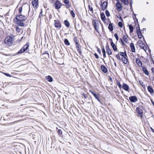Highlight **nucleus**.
<instances>
[{"mask_svg": "<svg viewBox=\"0 0 154 154\" xmlns=\"http://www.w3.org/2000/svg\"><path fill=\"white\" fill-rule=\"evenodd\" d=\"M97 32H98V29L97 28V27L94 28Z\"/></svg>", "mask_w": 154, "mask_h": 154, "instance_id": "774afa93", "label": "nucleus"}, {"mask_svg": "<svg viewBox=\"0 0 154 154\" xmlns=\"http://www.w3.org/2000/svg\"><path fill=\"white\" fill-rule=\"evenodd\" d=\"M133 14H134V17H133V19H134V18H136V19L137 20V18H136V15L135 14H134V12H133Z\"/></svg>", "mask_w": 154, "mask_h": 154, "instance_id": "680f3d73", "label": "nucleus"}, {"mask_svg": "<svg viewBox=\"0 0 154 154\" xmlns=\"http://www.w3.org/2000/svg\"><path fill=\"white\" fill-rule=\"evenodd\" d=\"M118 2L116 4V7L117 9L121 10L120 9L121 8L122 5L119 2V1H117Z\"/></svg>", "mask_w": 154, "mask_h": 154, "instance_id": "f3484780", "label": "nucleus"}, {"mask_svg": "<svg viewBox=\"0 0 154 154\" xmlns=\"http://www.w3.org/2000/svg\"><path fill=\"white\" fill-rule=\"evenodd\" d=\"M75 46V48L78 52L80 54H81L82 53V51L81 49V47L80 44L78 45H76Z\"/></svg>", "mask_w": 154, "mask_h": 154, "instance_id": "9d476101", "label": "nucleus"}, {"mask_svg": "<svg viewBox=\"0 0 154 154\" xmlns=\"http://www.w3.org/2000/svg\"><path fill=\"white\" fill-rule=\"evenodd\" d=\"M136 63L139 67H141L142 64L140 59L139 58H137L136 59Z\"/></svg>", "mask_w": 154, "mask_h": 154, "instance_id": "f8f14e48", "label": "nucleus"}, {"mask_svg": "<svg viewBox=\"0 0 154 154\" xmlns=\"http://www.w3.org/2000/svg\"><path fill=\"white\" fill-rule=\"evenodd\" d=\"M130 47L131 48V51L132 52H135V49L134 44L133 43H130Z\"/></svg>", "mask_w": 154, "mask_h": 154, "instance_id": "9b49d317", "label": "nucleus"}, {"mask_svg": "<svg viewBox=\"0 0 154 154\" xmlns=\"http://www.w3.org/2000/svg\"><path fill=\"white\" fill-rule=\"evenodd\" d=\"M130 29V32L131 33L133 31L134 27L131 25H129Z\"/></svg>", "mask_w": 154, "mask_h": 154, "instance_id": "cd10ccee", "label": "nucleus"}, {"mask_svg": "<svg viewBox=\"0 0 154 154\" xmlns=\"http://www.w3.org/2000/svg\"><path fill=\"white\" fill-rule=\"evenodd\" d=\"M23 51V49L22 48L18 52H17V54H21L22 53H23V52H24V51Z\"/></svg>", "mask_w": 154, "mask_h": 154, "instance_id": "a19ab883", "label": "nucleus"}, {"mask_svg": "<svg viewBox=\"0 0 154 154\" xmlns=\"http://www.w3.org/2000/svg\"><path fill=\"white\" fill-rule=\"evenodd\" d=\"M116 57L119 60H120V57L119 55V54H117L116 55Z\"/></svg>", "mask_w": 154, "mask_h": 154, "instance_id": "603ef678", "label": "nucleus"}, {"mask_svg": "<svg viewBox=\"0 0 154 154\" xmlns=\"http://www.w3.org/2000/svg\"><path fill=\"white\" fill-rule=\"evenodd\" d=\"M140 47L143 49L145 51L147 50L146 47L145 45L143 44L142 43L140 45Z\"/></svg>", "mask_w": 154, "mask_h": 154, "instance_id": "5701e85b", "label": "nucleus"}, {"mask_svg": "<svg viewBox=\"0 0 154 154\" xmlns=\"http://www.w3.org/2000/svg\"><path fill=\"white\" fill-rule=\"evenodd\" d=\"M88 7L89 8V9L90 10V11L93 12V9L92 7H91L90 5H89L88 6Z\"/></svg>", "mask_w": 154, "mask_h": 154, "instance_id": "49530a36", "label": "nucleus"}, {"mask_svg": "<svg viewBox=\"0 0 154 154\" xmlns=\"http://www.w3.org/2000/svg\"><path fill=\"white\" fill-rule=\"evenodd\" d=\"M102 71L104 73H106L107 72V68H101Z\"/></svg>", "mask_w": 154, "mask_h": 154, "instance_id": "f704fd0d", "label": "nucleus"}, {"mask_svg": "<svg viewBox=\"0 0 154 154\" xmlns=\"http://www.w3.org/2000/svg\"><path fill=\"white\" fill-rule=\"evenodd\" d=\"M27 19V17L22 14L17 15L16 16L15 19L17 20H20L22 21H24L26 20Z\"/></svg>", "mask_w": 154, "mask_h": 154, "instance_id": "7ed1b4c3", "label": "nucleus"}, {"mask_svg": "<svg viewBox=\"0 0 154 154\" xmlns=\"http://www.w3.org/2000/svg\"><path fill=\"white\" fill-rule=\"evenodd\" d=\"M23 21L20 20H17L16 21L17 24V25L20 26H24V23H23Z\"/></svg>", "mask_w": 154, "mask_h": 154, "instance_id": "4468645a", "label": "nucleus"}, {"mask_svg": "<svg viewBox=\"0 0 154 154\" xmlns=\"http://www.w3.org/2000/svg\"><path fill=\"white\" fill-rule=\"evenodd\" d=\"M119 54L121 56L123 57H125V56L127 57V54H126V52H125V53H123V52H119Z\"/></svg>", "mask_w": 154, "mask_h": 154, "instance_id": "7c9ffc66", "label": "nucleus"}, {"mask_svg": "<svg viewBox=\"0 0 154 154\" xmlns=\"http://www.w3.org/2000/svg\"><path fill=\"white\" fill-rule=\"evenodd\" d=\"M120 1L122 2H123L125 5H128L129 2L128 0H120Z\"/></svg>", "mask_w": 154, "mask_h": 154, "instance_id": "c756f323", "label": "nucleus"}, {"mask_svg": "<svg viewBox=\"0 0 154 154\" xmlns=\"http://www.w3.org/2000/svg\"><path fill=\"white\" fill-rule=\"evenodd\" d=\"M55 8L56 9H59L61 8L62 4L58 0H57L54 4Z\"/></svg>", "mask_w": 154, "mask_h": 154, "instance_id": "f03ea898", "label": "nucleus"}, {"mask_svg": "<svg viewBox=\"0 0 154 154\" xmlns=\"http://www.w3.org/2000/svg\"><path fill=\"white\" fill-rule=\"evenodd\" d=\"M47 80L49 82H52L53 81V79L52 78L50 75L46 77Z\"/></svg>", "mask_w": 154, "mask_h": 154, "instance_id": "a878e982", "label": "nucleus"}, {"mask_svg": "<svg viewBox=\"0 0 154 154\" xmlns=\"http://www.w3.org/2000/svg\"><path fill=\"white\" fill-rule=\"evenodd\" d=\"M117 85L120 88H122V85L120 84V82H117Z\"/></svg>", "mask_w": 154, "mask_h": 154, "instance_id": "79ce46f5", "label": "nucleus"}, {"mask_svg": "<svg viewBox=\"0 0 154 154\" xmlns=\"http://www.w3.org/2000/svg\"><path fill=\"white\" fill-rule=\"evenodd\" d=\"M22 7H21L19 8V12L20 14H21L22 12Z\"/></svg>", "mask_w": 154, "mask_h": 154, "instance_id": "a18cd8bd", "label": "nucleus"}, {"mask_svg": "<svg viewBox=\"0 0 154 154\" xmlns=\"http://www.w3.org/2000/svg\"><path fill=\"white\" fill-rule=\"evenodd\" d=\"M105 13L106 14V16L108 17H109L110 15L109 13V11L108 10H106L105 11Z\"/></svg>", "mask_w": 154, "mask_h": 154, "instance_id": "58836bf2", "label": "nucleus"}, {"mask_svg": "<svg viewBox=\"0 0 154 154\" xmlns=\"http://www.w3.org/2000/svg\"><path fill=\"white\" fill-rule=\"evenodd\" d=\"M54 26L55 27L60 29L61 27V24L60 22L58 20H54Z\"/></svg>", "mask_w": 154, "mask_h": 154, "instance_id": "423d86ee", "label": "nucleus"}, {"mask_svg": "<svg viewBox=\"0 0 154 154\" xmlns=\"http://www.w3.org/2000/svg\"><path fill=\"white\" fill-rule=\"evenodd\" d=\"M93 24L94 28L96 27L97 26V24L96 23V20H94L93 21Z\"/></svg>", "mask_w": 154, "mask_h": 154, "instance_id": "c9c22d12", "label": "nucleus"}, {"mask_svg": "<svg viewBox=\"0 0 154 154\" xmlns=\"http://www.w3.org/2000/svg\"><path fill=\"white\" fill-rule=\"evenodd\" d=\"M122 60L123 63L126 64L128 62V60L125 57H124L122 58Z\"/></svg>", "mask_w": 154, "mask_h": 154, "instance_id": "bb28decb", "label": "nucleus"}, {"mask_svg": "<svg viewBox=\"0 0 154 154\" xmlns=\"http://www.w3.org/2000/svg\"><path fill=\"white\" fill-rule=\"evenodd\" d=\"M137 33L138 38L140 39L142 37V36H143V35H142V34H141V31L139 32H137Z\"/></svg>", "mask_w": 154, "mask_h": 154, "instance_id": "473e14b6", "label": "nucleus"}, {"mask_svg": "<svg viewBox=\"0 0 154 154\" xmlns=\"http://www.w3.org/2000/svg\"><path fill=\"white\" fill-rule=\"evenodd\" d=\"M63 2L66 4H68L69 3V0H64Z\"/></svg>", "mask_w": 154, "mask_h": 154, "instance_id": "de8ad7c7", "label": "nucleus"}, {"mask_svg": "<svg viewBox=\"0 0 154 154\" xmlns=\"http://www.w3.org/2000/svg\"><path fill=\"white\" fill-rule=\"evenodd\" d=\"M58 135L61 136L62 135V131L60 129H58L57 132Z\"/></svg>", "mask_w": 154, "mask_h": 154, "instance_id": "72a5a7b5", "label": "nucleus"}, {"mask_svg": "<svg viewBox=\"0 0 154 154\" xmlns=\"http://www.w3.org/2000/svg\"><path fill=\"white\" fill-rule=\"evenodd\" d=\"M107 2H104L101 5V9L103 11L107 7Z\"/></svg>", "mask_w": 154, "mask_h": 154, "instance_id": "0eeeda50", "label": "nucleus"}, {"mask_svg": "<svg viewBox=\"0 0 154 154\" xmlns=\"http://www.w3.org/2000/svg\"><path fill=\"white\" fill-rule=\"evenodd\" d=\"M150 128L151 130L154 133V129H153L152 127H150Z\"/></svg>", "mask_w": 154, "mask_h": 154, "instance_id": "69168bd1", "label": "nucleus"}, {"mask_svg": "<svg viewBox=\"0 0 154 154\" xmlns=\"http://www.w3.org/2000/svg\"><path fill=\"white\" fill-rule=\"evenodd\" d=\"M94 56L95 57L97 58L98 59L99 58V57L98 56V55L96 54V53H95L94 54Z\"/></svg>", "mask_w": 154, "mask_h": 154, "instance_id": "4d7b16f0", "label": "nucleus"}, {"mask_svg": "<svg viewBox=\"0 0 154 154\" xmlns=\"http://www.w3.org/2000/svg\"><path fill=\"white\" fill-rule=\"evenodd\" d=\"M32 4L34 8H36L38 5V1L35 0L32 1Z\"/></svg>", "mask_w": 154, "mask_h": 154, "instance_id": "dca6fc26", "label": "nucleus"}, {"mask_svg": "<svg viewBox=\"0 0 154 154\" xmlns=\"http://www.w3.org/2000/svg\"><path fill=\"white\" fill-rule=\"evenodd\" d=\"M102 52L103 53H105V51L104 47H103V48L102 49Z\"/></svg>", "mask_w": 154, "mask_h": 154, "instance_id": "13d9d810", "label": "nucleus"}, {"mask_svg": "<svg viewBox=\"0 0 154 154\" xmlns=\"http://www.w3.org/2000/svg\"><path fill=\"white\" fill-rule=\"evenodd\" d=\"M151 70L152 74H154V68H152Z\"/></svg>", "mask_w": 154, "mask_h": 154, "instance_id": "052dcab7", "label": "nucleus"}, {"mask_svg": "<svg viewBox=\"0 0 154 154\" xmlns=\"http://www.w3.org/2000/svg\"><path fill=\"white\" fill-rule=\"evenodd\" d=\"M13 40L12 36H7L5 40V43L8 46H11L13 44Z\"/></svg>", "mask_w": 154, "mask_h": 154, "instance_id": "f257e3e1", "label": "nucleus"}, {"mask_svg": "<svg viewBox=\"0 0 154 154\" xmlns=\"http://www.w3.org/2000/svg\"><path fill=\"white\" fill-rule=\"evenodd\" d=\"M136 112L137 113L139 114L140 117L142 118L143 117V112L142 110L139 107L136 108Z\"/></svg>", "mask_w": 154, "mask_h": 154, "instance_id": "20e7f679", "label": "nucleus"}, {"mask_svg": "<svg viewBox=\"0 0 154 154\" xmlns=\"http://www.w3.org/2000/svg\"><path fill=\"white\" fill-rule=\"evenodd\" d=\"M120 40L122 43V45H125V44L123 41V40L122 38H120Z\"/></svg>", "mask_w": 154, "mask_h": 154, "instance_id": "3c124183", "label": "nucleus"}, {"mask_svg": "<svg viewBox=\"0 0 154 154\" xmlns=\"http://www.w3.org/2000/svg\"><path fill=\"white\" fill-rule=\"evenodd\" d=\"M129 99L131 102L134 103L137 100V98L135 96L130 97H129Z\"/></svg>", "mask_w": 154, "mask_h": 154, "instance_id": "39448f33", "label": "nucleus"}, {"mask_svg": "<svg viewBox=\"0 0 154 154\" xmlns=\"http://www.w3.org/2000/svg\"><path fill=\"white\" fill-rule=\"evenodd\" d=\"M95 95H94V97L97 99L98 101L100 102V103H102L101 101L99 99V94H97L96 93L95 94Z\"/></svg>", "mask_w": 154, "mask_h": 154, "instance_id": "aec40b11", "label": "nucleus"}, {"mask_svg": "<svg viewBox=\"0 0 154 154\" xmlns=\"http://www.w3.org/2000/svg\"><path fill=\"white\" fill-rule=\"evenodd\" d=\"M43 57L45 59H48L49 58V55L47 51H45L42 54Z\"/></svg>", "mask_w": 154, "mask_h": 154, "instance_id": "6e6552de", "label": "nucleus"}, {"mask_svg": "<svg viewBox=\"0 0 154 154\" xmlns=\"http://www.w3.org/2000/svg\"><path fill=\"white\" fill-rule=\"evenodd\" d=\"M128 36L127 35H124L123 36V39L125 42L126 43H128Z\"/></svg>", "mask_w": 154, "mask_h": 154, "instance_id": "4be33fe9", "label": "nucleus"}, {"mask_svg": "<svg viewBox=\"0 0 154 154\" xmlns=\"http://www.w3.org/2000/svg\"><path fill=\"white\" fill-rule=\"evenodd\" d=\"M89 92L92 93V94L94 95H95V94H96V93L93 92L91 90H90L89 91Z\"/></svg>", "mask_w": 154, "mask_h": 154, "instance_id": "5fc2aeb1", "label": "nucleus"}, {"mask_svg": "<svg viewBox=\"0 0 154 154\" xmlns=\"http://www.w3.org/2000/svg\"><path fill=\"white\" fill-rule=\"evenodd\" d=\"M64 23L65 25L68 27H69L70 26V24L69 22L67 20H65L64 21Z\"/></svg>", "mask_w": 154, "mask_h": 154, "instance_id": "c85d7f7f", "label": "nucleus"}, {"mask_svg": "<svg viewBox=\"0 0 154 154\" xmlns=\"http://www.w3.org/2000/svg\"><path fill=\"white\" fill-rule=\"evenodd\" d=\"M6 75L8 76H9V77H10L11 76V75L9 74L8 73H4Z\"/></svg>", "mask_w": 154, "mask_h": 154, "instance_id": "bf43d9fd", "label": "nucleus"}, {"mask_svg": "<svg viewBox=\"0 0 154 154\" xmlns=\"http://www.w3.org/2000/svg\"><path fill=\"white\" fill-rule=\"evenodd\" d=\"M16 30L17 32H19L20 31V29L18 27H17L16 29Z\"/></svg>", "mask_w": 154, "mask_h": 154, "instance_id": "8fccbe9b", "label": "nucleus"}, {"mask_svg": "<svg viewBox=\"0 0 154 154\" xmlns=\"http://www.w3.org/2000/svg\"><path fill=\"white\" fill-rule=\"evenodd\" d=\"M70 13L72 17H75V14L74 12V11L72 10H71L70 11Z\"/></svg>", "mask_w": 154, "mask_h": 154, "instance_id": "e433bc0d", "label": "nucleus"}, {"mask_svg": "<svg viewBox=\"0 0 154 154\" xmlns=\"http://www.w3.org/2000/svg\"><path fill=\"white\" fill-rule=\"evenodd\" d=\"M108 28L109 30L111 31H112L113 29V27L111 23L109 24Z\"/></svg>", "mask_w": 154, "mask_h": 154, "instance_id": "393cba45", "label": "nucleus"}, {"mask_svg": "<svg viewBox=\"0 0 154 154\" xmlns=\"http://www.w3.org/2000/svg\"><path fill=\"white\" fill-rule=\"evenodd\" d=\"M150 100H151V103H152V104H153V105L154 106V101H153V100H152V99H151Z\"/></svg>", "mask_w": 154, "mask_h": 154, "instance_id": "e2e57ef3", "label": "nucleus"}, {"mask_svg": "<svg viewBox=\"0 0 154 154\" xmlns=\"http://www.w3.org/2000/svg\"><path fill=\"white\" fill-rule=\"evenodd\" d=\"M29 46V44L28 43H27L25 45H24L22 48L23 50V51H26L28 48Z\"/></svg>", "mask_w": 154, "mask_h": 154, "instance_id": "ddd939ff", "label": "nucleus"}, {"mask_svg": "<svg viewBox=\"0 0 154 154\" xmlns=\"http://www.w3.org/2000/svg\"><path fill=\"white\" fill-rule=\"evenodd\" d=\"M106 48L107 53L108 55H110L112 54V51L109 48L108 45H106Z\"/></svg>", "mask_w": 154, "mask_h": 154, "instance_id": "1a4fd4ad", "label": "nucleus"}, {"mask_svg": "<svg viewBox=\"0 0 154 154\" xmlns=\"http://www.w3.org/2000/svg\"><path fill=\"white\" fill-rule=\"evenodd\" d=\"M118 26L121 28H122L123 26V24L121 22H119L118 24Z\"/></svg>", "mask_w": 154, "mask_h": 154, "instance_id": "ea45409f", "label": "nucleus"}, {"mask_svg": "<svg viewBox=\"0 0 154 154\" xmlns=\"http://www.w3.org/2000/svg\"><path fill=\"white\" fill-rule=\"evenodd\" d=\"M122 87L126 91H128L129 89V86L126 84L124 83L123 84Z\"/></svg>", "mask_w": 154, "mask_h": 154, "instance_id": "2eb2a0df", "label": "nucleus"}, {"mask_svg": "<svg viewBox=\"0 0 154 154\" xmlns=\"http://www.w3.org/2000/svg\"><path fill=\"white\" fill-rule=\"evenodd\" d=\"M73 40V41H74V42H77L78 41L77 38L75 37H74Z\"/></svg>", "mask_w": 154, "mask_h": 154, "instance_id": "c03bdc74", "label": "nucleus"}, {"mask_svg": "<svg viewBox=\"0 0 154 154\" xmlns=\"http://www.w3.org/2000/svg\"><path fill=\"white\" fill-rule=\"evenodd\" d=\"M142 69L143 72L146 75H149V72L147 70L146 68H142Z\"/></svg>", "mask_w": 154, "mask_h": 154, "instance_id": "6ab92c4d", "label": "nucleus"}, {"mask_svg": "<svg viewBox=\"0 0 154 154\" xmlns=\"http://www.w3.org/2000/svg\"><path fill=\"white\" fill-rule=\"evenodd\" d=\"M97 51L100 54L101 52V50H100V48H98V47H97Z\"/></svg>", "mask_w": 154, "mask_h": 154, "instance_id": "6e6d98bb", "label": "nucleus"}, {"mask_svg": "<svg viewBox=\"0 0 154 154\" xmlns=\"http://www.w3.org/2000/svg\"><path fill=\"white\" fill-rule=\"evenodd\" d=\"M139 82L143 87L144 86V85L143 84V83L142 81H139Z\"/></svg>", "mask_w": 154, "mask_h": 154, "instance_id": "09e8293b", "label": "nucleus"}, {"mask_svg": "<svg viewBox=\"0 0 154 154\" xmlns=\"http://www.w3.org/2000/svg\"><path fill=\"white\" fill-rule=\"evenodd\" d=\"M114 36L116 38V39L117 40V41L119 40V38L118 37V35L117 34L115 33L114 34Z\"/></svg>", "mask_w": 154, "mask_h": 154, "instance_id": "37998d69", "label": "nucleus"}, {"mask_svg": "<svg viewBox=\"0 0 154 154\" xmlns=\"http://www.w3.org/2000/svg\"><path fill=\"white\" fill-rule=\"evenodd\" d=\"M109 39L111 42V44H112V42H113V41H112V40L111 38H109Z\"/></svg>", "mask_w": 154, "mask_h": 154, "instance_id": "338daca9", "label": "nucleus"}, {"mask_svg": "<svg viewBox=\"0 0 154 154\" xmlns=\"http://www.w3.org/2000/svg\"><path fill=\"white\" fill-rule=\"evenodd\" d=\"M64 42L65 45H70V43L67 39L66 38L65 39Z\"/></svg>", "mask_w": 154, "mask_h": 154, "instance_id": "2f4dec72", "label": "nucleus"}, {"mask_svg": "<svg viewBox=\"0 0 154 154\" xmlns=\"http://www.w3.org/2000/svg\"><path fill=\"white\" fill-rule=\"evenodd\" d=\"M111 45L112 46L113 50L114 51H116L117 50V48L116 46L113 42H112V43L111 44Z\"/></svg>", "mask_w": 154, "mask_h": 154, "instance_id": "b1692460", "label": "nucleus"}, {"mask_svg": "<svg viewBox=\"0 0 154 154\" xmlns=\"http://www.w3.org/2000/svg\"><path fill=\"white\" fill-rule=\"evenodd\" d=\"M101 18L102 20L103 21H104L106 20L105 16L103 13H100Z\"/></svg>", "mask_w": 154, "mask_h": 154, "instance_id": "a211bd4d", "label": "nucleus"}, {"mask_svg": "<svg viewBox=\"0 0 154 154\" xmlns=\"http://www.w3.org/2000/svg\"><path fill=\"white\" fill-rule=\"evenodd\" d=\"M148 91L151 93L154 92V91L152 86H149L148 87Z\"/></svg>", "mask_w": 154, "mask_h": 154, "instance_id": "412c9836", "label": "nucleus"}, {"mask_svg": "<svg viewBox=\"0 0 154 154\" xmlns=\"http://www.w3.org/2000/svg\"><path fill=\"white\" fill-rule=\"evenodd\" d=\"M75 45H78L79 44V43L78 42V41L75 42Z\"/></svg>", "mask_w": 154, "mask_h": 154, "instance_id": "0e129e2a", "label": "nucleus"}, {"mask_svg": "<svg viewBox=\"0 0 154 154\" xmlns=\"http://www.w3.org/2000/svg\"><path fill=\"white\" fill-rule=\"evenodd\" d=\"M136 32L137 33L138 32H140V28L139 27V26L138 25V27H137L136 28Z\"/></svg>", "mask_w": 154, "mask_h": 154, "instance_id": "4c0bfd02", "label": "nucleus"}, {"mask_svg": "<svg viewBox=\"0 0 154 154\" xmlns=\"http://www.w3.org/2000/svg\"><path fill=\"white\" fill-rule=\"evenodd\" d=\"M41 11L40 13V15L39 16V17H41L43 15L42 14V9L41 10Z\"/></svg>", "mask_w": 154, "mask_h": 154, "instance_id": "864d4df0", "label": "nucleus"}]
</instances>
